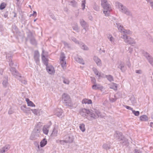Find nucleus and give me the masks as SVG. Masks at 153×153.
I'll return each mask as SVG.
<instances>
[{"label": "nucleus", "instance_id": "nucleus-1", "mask_svg": "<svg viewBox=\"0 0 153 153\" xmlns=\"http://www.w3.org/2000/svg\"><path fill=\"white\" fill-rule=\"evenodd\" d=\"M101 5L103 8V12L105 16H108L112 8L107 0H101Z\"/></svg>", "mask_w": 153, "mask_h": 153}, {"label": "nucleus", "instance_id": "nucleus-2", "mask_svg": "<svg viewBox=\"0 0 153 153\" xmlns=\"http://www.w3.org/2000/svg\"><path fill=\"white\" fill-rule=\"evenodd\" d=\"M115 5L116 7L118 8L122 13L129 16H132V13L125 6L123 5L121 3L118 2H117L115 3Z\"/></svg>", "mask_w": 153, "mask_h": 153}, {"label": "nucleus", "instance_id": "nucleus-3", "mask_svg": "<svg viewBox=\"0 0 153 153\" xmlns=\"http://www.w3.org/2000/svg\"><path fill=\"white\" fill-rule=\"evenodd\" d=\"M101 113L97 110H95L94 111L89 110L87 118L89 120H92L98 118L101 116Z\"/></svg>", "mask_w": 153, "mask_h": 153}, {"label": "nucleus", "instance_id": "nucleus-4", "mask_svg": "<svg viewBox=\"0 0 153 153\" xmlns=\"http://www.w3.org/2000/svg\"><path fill=\"white\" fill-rule=\"evenodd\" d=\"M114 137L117 138L119 141H123V145H128V142L127 139L124 137L122 133L118 131H116L114 135Z\"/></svg>", "mask_w": 153, "mask_h": 153}, {"label": "nucleus", "instance_id": "nucleus-5", "mask_svg": "<svg viewBox=\"0 0 153 153\" xmlns=\"http://www.w3.org/2000/svg\"><path fill=\"white\" fill-rule=\"evenodd\" d=\"M116 27H117L119 31L123 35H129L131 34V32L129 30H125L123 26L120 23H116V24H114Z\"/></svg>", "mask_w": 153, "mask_h": 153}, {"label": "nucleus", "instance_id": "nucleus-6", "mask_svg": "<svg viewBox=\"0 0 153 153\" xmlns=\"http://www.w3.org/2000/svg\"><path fill=\"white\" fill-rule=\"evenodd\" d=\"M127 35H123L121 37L124 39L125 43L130 45L135 44V42L134 39L129 36H127Z\"/></svg>", "mask_w": 153, "mask_h": 153}, {"label": "nucleus", "instance_id": "nucleus-7", "mask_svg": "<svg viewBox=\"0 0 153 153\" xmlns=\"http://www.w3.org/2000/svg\"><path fill=\"white\" fill-rule=\"evenodd\" d=\"M80 24L82 27L83 28L82 30V32L85 33L88 30L89 25L83 19H80L79 20Z\"/></svg>", "mask_w": 153, "mask_h": 153}, {"label": "nucleus", "instance_id": "nucleus-8", "mask_svg": "<svg viewBox=\"0 0 153 153\" xmlns=\"http://www.w3.org/2000/svg\"><path fill=\"white\" fill-rule=\"evenodd\" d=\"M62 99L63 102L66 104V105L71 104V100L70 96L68 94L64 93L62 96Z\"/></svg>", "mask_w": 153, "mask_h": 153}, {"label": "nucleus", "instance_id": "nucleus-9", "mask_svg": "<svg viewBox=\"0 0 153 153\" xmlns=\"http://www.w3.org/2000/svg\"><path fill=\"white\" fill-rule=\"evenodd\" d=\"M27 38L29 40L30 43L33 45H36L37 44V41L31 33L28 35Z\"/></svg>", "mask_w": 153, "mask_h": 153}, {"label": "nucleus", "instance_id": "nucleus-10", "mask_svg": "<svg viewBox=\"0 0 153 153\" xmlns=\"http://www.w3.org/2000/svg\"><path fill=\"white\" fill-rule=\"evenodd\" d=\"M10 71L11 72L13 75L16 78H20V74L16 70L15 68H14L11 67L10 69Z\"/></svg>", "mask_w": 153, "mask_h": 153}, {"label": "nucleus", "instance_id": "nucleus-11", "mask_svg": "<svg viewBox=\"0 0 153 153\" xmlns=\"http://www.w3.org/2000/svg\"><path fill=\"white\" fill-rule=\"evenodd\" d=\"M12 53L11 52L6 53V57L7 61L9 62L10 66L11 67L13 65V63L12 60Z\"/></svg>", "mask_w": 153, "mask_h": 153}, {"label": "nucleus", "instance_id": "nucleus-12", "mask_svg": "<svg viewBox=\"0 0 153 153\" xmlns=\"http://www.w3.org/2000/svg\"><path fill=\"white\" fill-rule=\"evenodd\" d=\"M44 50H43L42 53L41 54L42 59L44 64L46 66L48 65V60L45 57L44 54Z\"/></svg>", "mask_w": 153, "mask_h": 153}, {"label": "nucleus", "instance_id": "nucleus-13", "mask_svg": "<svg viewBox=\"0 0 153 153\" xmlns=\"http://www.w3.org/2000/svg\"><path fill=\"white\" fill-rule=\"evenodd\" d=\"M74 139V136L72 134H69L66 136L65 141L67 143H71L73 142Z\"/></svg>", "mask_w": 153, "mask_h": 153}, {"label": "nucleus", "instance_id": "nucleus-14", "mask_svg": "<svg viewBox=\"0 0 153 153\" xmlns=\"http://www.w3.org/2000/svg\"><path fill=\"white\" fill-rule=\"evenodd\" d=\"M89 110H87L85 108H83L80 111V114L82 116L86 117V118L88 115Z\"/></svg>", "mask_w": 153, "mask_h": 153}, {"label": "nucleus", "instance_id": "nucleus-15", "mask_svg": "<svg viewBox=\"0 0 153 153\" xmlns=\"http://www.w3.org/2000/svg\"><path fill=\"white\" fill-rule=\"evenodd\" d=\"M39 54L38 51H35L34 53V58L37 64H38L39 62Z\"/></svg>", "mask_w": 153, "mask_h": 153}, {"label": "nucleus", "instance_id": "nucleus-16", "mask_svg": "<svg viewBox=\"0 0 153 153\" xmlns=\"http://www.w3.org/2000/svg\"><path fill=\"white\" fill-rule=\"evenodd\" d=\"M117 65L118 68H120L122 71L123 72L124 71L123 68L124 67L125 64L123 62L121 61H118Z\"/></svg>", "mask_w": 153, "mask_h": 153}, {"label": "nucleus", "instance_id": "nucleus-17", "mask_svg": "<svg viewBox=\"0 0 153 153\" xmlns=\"http://www.w3.org/2000/svg\"><path fill=\"white\" fill-rule=\"evenodd\" d=\"M46 70L47 72L50 74H53L55 72L54 68L52 65L46 66Z\"/></svg>", "mask_w": 153, "mask_h": 153}, {"label": "nucleus", "instance_id": "nucleus-18", "mask_svg": "<svg viewBox=\"0 0 153 153\" xmlns=\"http://www.w3.org/2000/svg\"><path fill=\"white\" fill-rule=\"evenodd\" d=\"M92 88L94 90L99 89L102 91L103 89V87L102 86L99 84H97L96 83H95L93 85H92Z\"/></svg>", "mask_w": 153, "mask_h": 153}, {"label": "nucleus", "instance_id": "nucleus-19", "mask_svg": "<svg viewBox=\"0 0 153 153\" xmlns=\"http://www.w3.org/2000/svg\"><path fill=\"white\" fill-rule=\"evenodd\" d=\"M10 145L7 144L0 149V153H5L10 148Z\"/></svg>", "mask_w": 153, "mask_h": 153}, {"label": "nucleus", "instance_id": "nucleus-20", "mask_svg": "<svg viewBox=\"0 0 153 153\" xmlns=\"http://www.w3.org/2000/svg\"><path fill=\"white\" fill-rule=\"evenodd\" d=\"M68 5L74 7H77V3L75 0H68Z\"/></svg>", "mask_w": 153, "mask_h": 153}, {"label": "nucleus", "instance_id": "nucleus-21", "mask_svg": "<svg viewBox=\"0 0 153 153\" xmlns=\"http://www.w3.org/2000/svg\"><path fill=\"white\" fill-rule=\"evenodd\" d=\"M51 126V124H50L45 125L44 126L42 129V131L44 134L46 135L48 134L49 132V129Z\"/></svg>", "mask_w": 153, "mask_h": 153}, {"label": "nucleus", "instance_id": "nucleus-22", "mask_svg": "<svg viewBox=\"0 0 153 153\" xmlns=\"http://www.w3.org/2000/svg\"><path fill=\"white\" fill-rule=\"evenodd\" d=\"M2 85L4 88H6L8 84V77L7 76H4L2 82Z\"/></svg>", "mask_w": 153, "mask_h": 153}, {"label": "nucleus", "instance_id": "nucleus-23", "mask_svg": "<svg viewBox=\"0 0 153 153\" xmlns=\"http://www.w3.org/2000/svg\"><path fill=\"white\" fill-rule=\"evenodd\" d=\"M94 61L96 63L97 66H101L102 65V62L101 60L97 56H94L93 58Z\"/></svg>", "mask_w": 153, "mask_h": 153}, {"label": "nucleus", "instance_id": "nucleus-24", "mask_svg": "<svg viewBox=\"0 0 153 153\" xmlns=\"http://www.w3.org/2000/svg\"><path fill=\"white\" fill-rule=\"evenodd\" d=\"M41 131V129L40 128L36 126L33 130V132L38 137H39L40 134V133Z\"/></svg>", "mask_w": 153, "mask_h": 153}, {"label": "nucleus", "instance_id": "nucleus-25", "mask_svg": "<svg viewBox=\"0 0 153 153\" xmlns=\"http://www.w3.org/2000/svg\"><path fill=\"white\" fill-rule=\"evenodd\" d=\"M56 111L57 112H55V114L59 117L61 118L63 117L62 110L58 109L56 110Z\"/></svg>", "mask_w": 153, "mask_h": 153}, {"label": "nucleus", "instance_id": "nucleus-26", "mask_svg": "<svg viewBox=\"0 0 153 153\" xmlns=\"http://www.w3.org/2000/svg\"><path fill=\"white\" fill-rule=\"evenodd\" d=\"M58 130L54 127L53 130V131L51 134V137H55L58 134Z\"/></svg>", "mask_w": 153, "mask_h": 153}, {"label": "nucleus", "instance_id": "nucleus-27", "mask_svg": "<svg viewBox=\"0 0 153 153\" xmlns=\"http://www.w3.org/2000/svg\"><path fill=\"white\" fill-rule=\"evenodd\" d=\"M93 70L95 74L99 78L100 76H101V72H99L97 68H93Z\"/></svg>", "mask_w": 153, "mask_h": 153}, {"label": "nucleus", "instance_id": "nucleus-28", "mask_svg": "<svg viewBox=\"0 0 153 153\" xmlns=\"http://www.w3.org/2000/svg\"><path fill=\"white\" fill-rule=\"evenodd\" d=\"M47 141L45 138H44L40 142V146L41 147H44L47 143Z\"/></svg>", "mask_w": 153, "mask_h": 153}, {"label": "nucleus", "instance_id": "nucleus-29", "mask_svg": "<svg viewBox=\"0 0 153 153\" xmlns=\"http://www.w3.org/2000/svg\"><path fill=\"white\" fill-rule=\"evenodd\" d=\"M20 77H21L19 79H19V81H20L22 83L24 84V85H26L27 84V81L25 79V78L24 77H22L20 75Z\"/></svg>", "mask_w": 153, "mask_h": 153}, {"label": "nucleus", "instance_id": "nucleus-30", "mask_svg": "<svg viewBox=\"0 0 153 153\" xmlns=\"http://www.w3.org/2000/svg\"><path fill=\"white\" fill-rule=\"evenodd\" d=\"M82 103H85V104H91L92 103V102L91 100L85 99L82 100Z\"/></svg>", "mask_w": 153, "mask_h": 153}, {"label": "nucleus", "instance_id": "nucleus-31", "mask_svg": "<svg viewBox=\"0 0 153 153\" xmlns=\"http://www.w3.org/2000/svg\"><path fill=\"white\" fill-rule=\"evenodd\" d=\"M110 88L114 90H116L117 88V85L116 83H112L110 85Z\"/></svg>", "mask_w": 153, "mask_h": 153}, {"label": "nucleus", "instance_id": "nucleus-32", "mask_svg": "<svg viewBox=\"0 0 153 153\" xmlns=\"http://www.w3.org/2000/svg\"><path fill=\"white\" fill-rule=\"evenodd\" d=\"M38 137L35 133H32L30 137V139L31 140H34L36 139Z\"/></svg>", "mask_w": 153, "mask_h": 153}, {"label": "nucleus", "instance_id": "nucleus-33", "mask_svg": "<svg viewBox=\"0 0 153 153\" xmlns=\"http://www.w3.org/2000/svg\"><path fill=\"white\" fill-rule=\"evenodd\" d=\"M72 41L74 42L75 43L78 44L79 45H82V42H79L75 38L72 37L71 38Z\"/></svg>", "mask_w": 153, "mask_h": 153}, {"label": "nucleus", "instance_id": "nucleus-34", "mask_svg": "<svg viewBox=\"0 0 153 153\" xmlns=\"http://www.w3.org/2000/svg\"><path fill=\"white\" fill-rule=\"evenodd\" d=\"M60 63L62 68L63 69H65L66 67V61L65 60L60 61Z\"/></svg>", "mask_w": 153, "mask_h": 153}, {"label": "nucleus", "instance_id": "nucleus-35", "mask_svg": "<svg viewBox=\"0 0 153 153\" xmlns=\"http://www.w3.org/2000/svg\"><path fill=\"white\" fill-rule=\"evenodd\" d=\"M140 119L142 121H146L148 120V117L146 115H143L140 117Z\"/></svg>", "mask_w": 153, "mask_h": 153}, {"label": "nucleus", "instance_id": "nucleus-36", "mask_svg": "<svg viewBox=\"0 0 153 153\" xmlns=\"http://www.w3.org/2000/svg\"><path fill=\"white\" fill-rule=\"evenodd\" d=\"M102 147L103 149H105L106 150H107L110 148V146L109 144L105 143L103 145Z\"/></svg>", "mask_w": 153, "mask_h": 153}, {"label": "nucleus", "instance_id": "nucleus-37", "mask_svg": "<svg viewBox=\"0 0 153 153\" xmlns=\"http://www.w3.org/2000/svg\"><path fill=\"white\" fill-rule=\"evenodd\" d=\"M106 77L107 79L110 82H111L114 81L113 77V76L111 75H106Z\"/></svg>", "mask_w": 153, "mask_h": 153}, {"label": "nucleus", "instance_id": "nucleus-38", "mask_svg": "<svg viewBox=\"0 0 153 153\" xmlns=\"http://www.w3.org/2000/svg\"><path fill=\"white\" fill-rule=\"evenodd\" d=\"M79 128L82 132L85 131V125L84 124H80L79 125Z\"/></svg>", "mask_w": 153, "mask_h": 153}, {"label": "nucleus", "instance_id": "nucleus-39", "mask_svg": "<svg viewBox=\"0 0 153 153\" xmlns=\"http://www.w3.org/2000/svg\"><path fill=\"white\" fill-rule=\"evenodd\" d=\"M32 112L35 115H39V109H31Z\"/></svg>", "mask_w": 153, "mask_h": 153}, {"label": "nucleus", "instance_id": "nucleus-40", "mask_svg": "<svg viewBox=\"0 0 153 153\" xmlns=\"http://www.w3.org/2000/svg\"><path fill=\"white\" fill-rule=\"evenodd\" d=\"M81 48L84 50H88V47L84 44L82 43V45H79Z\"/></svg>", "mask_w": 153, "mask_h": 153}, {"label": "nucleus", "instance_id": "nucleus-41", "mask_svg": "<svg viewBox=\"0 0 153 153\" xmlns=\"http://www.w3.org/2000/svg\"><path fill=\"white\" fill-rule=\"evenodd\" d=\"M76 60L77 62L80 64H82L83 65L84 64V61L82 59L78 57L76 59Z\"/></svg>", "mask_w": 153, "mask_h": 153}, {"label": "nucleus", "instance_id": "nucleus-42", "mask_svg": "<svg viewBox=\"0 0 153 153\" xmlns=\"http://www.w3.org/2000/svg\"><path fill=\"white\" fill-rule=\"evenodd\" d=\"M72 28L73 29L76 31H78L79 28L77 24H75L72 26Z\"/></svg>", "mask_w": 153, "mask_h": 153}, {"label": "nucleus", "instance_id": "nucleus-43", "mask_svg": "<svg viewBox=\"0 0 153 153\" xmlns=\"http://www.w3.org/2000/svg\"><path fill=\"white\" fill-rule=\"evenodd\" d=\"M130 99L132 104H135L136 103V100H135L134 97L133 96L131 97Z\"/></svg>", "mask_w": 153, "mask_h": 153}, {"label": "nucleus", "instance_id": "nucleus-44", "mask_svg": "<svg viewBox=\"0 0 153 153\" xmlns=\"http://www.w3.org/2000/svg\"><path fill=\"white\" fill-rule=\"evenodd\" d=\"M82 4L81 6L82 7V9L83 10H84L85 9V0H82Z\"/></svg>", "mask_w": 153, "mask_h": 153}, {"label": "nucleus", "instance_id": "nucleus-45", "mask_svg": "<svg viewBox=\"0 0 153 153\" xmlns=\"http://www.w3.org/2000/svg\"><path fill=\"white\" fill-rule=\"evenodd\" d=\"M65 55L63 53H62L60 57V61L65 60Z\"/></svg>", "mask_w": 153, "mask_h": 153}, {"label": "nucleus", "instance_id": "nucleus-46", "mask_svg": "<svg viewBox=\"0 0 153 153\" xmlns=\"http://www.w3.org/2000/svg\"><path fill=\"white\" fill-rule=\"evenodd\" d=\"M6 7V5L4 3H2L0 5V9L1 10L4 9Z\"/></svg>", "mask_w": 153, "mask_h": 153}, {"label": "nucleus", "instance_id": "nucleus-47", "mask_svg": "<svg viewBox=\"0 0 153 153\" xmlns=\"http://www.w3.org/2000/svg\"><path fill=\"white\" fill-rule=\"evenodd\" d=\"M132 112L133 114L136 116H137L139 115L140 112L139 111H136L135 110H133Z\"/></svg>", "mask_w": 153, "mask_h": 153}, {"label": "nucleus", "instance_id": "nucleus-48", "mask_svg": "<svg viewBox=\"0 0 153 153\" xmlns=\"http://www.w3.org/2000/svg\"><path fill=\"white\" fill-rule=\"evenodd\" d=\"M27 105L28 106H30L31 107H35V105L31 101H29V102H28L27 103Z\"/></svg>", "mask_w": 153, "mask_h": 153}, {"label": "nucleus", "instance_id": "nucleus-49", "mask_svg": "<svg viewBox=\"0 0 153 153\" xmlns=\"http://www.w3.org/2000/svg\"><path fill=\"white\" fill-rule=\"evenodd\" d=\"M57 143H59L62 144L64 145L65 143H67V142L65 141V139L64 140H58L57 141Z\"/></svg>", "mask_w": 153, "mask_h": 153}, {"label": "nucleus", "instance_id": "nucleus-50", "mask_svg": "<svg viewBox=\"0 0 153 153\" xmlns=\"http://www.w3.org/2000/svg\"><path fill=\"white\" fill-rule=\"evenodd\" d=\"M63 82L64 84L68 85L69 84L70 82L68 79L64 78V79L63 80Z\"/></svg>", "mask_w": 153, "mask_h": 153}, {"label": "nucleus", "instance_id": "nucleus-51", "mask_svg": "<svg viewBox=\"0 0 153 153\" xmlns=\"http://www.w3.org/2000/svg\"><path fill=\"white\" fill-rule=\"evenodd\" d=\"M93 8L96 11H98L99 10V6L96 4H94L93 6Z\"/></svg>", "mask_w": 153, "mask_h": 153}, {"label": "nucleus", "instance_id": "nucleus-52", "mask_svg": "<svg viewBox=\"0 0 153 153\" xmlns=\"http://www.w3.org/2000/svg\"><path fill=\"white\" fill-rule=\"evenodd\" d=\"M147 1L150 3L151 7L153 9V0H148Z\"/></svg>", "mask_w": 153, "mask_h": 153}, {"label": "nucleus", "instance_id": "nucleus-53", "mask_svg": "<svg viewBox=\"0 0 153 153\" xmlns=\"http://www.w3.org/2000/svg\"><path fill=\"white\" fill-rule=\"evenodd\" d=\"M91 81L94 84L96 83V80L95 78L94 77H91Z\"/></svg>", "mask_w": 153, "mask_h": 153}, {"label": "nucleus", "instance_id": "nucleus-54", "mask_svg": "<svg viewBox=\"0 0 153 153\" xmlns=\"http://www.w3.org/2000/svg\"><path fill=\"white\" fill-rule=\"evenodd\" d=\"M109 99L112 102H114L117 99L115 98H113L110 97Z\"/></svg>", "mask_w": 153, "mask_h": 153}, {"label": "nucleus", "instance_id": "nucleus-55", "mask_svg": "<svg viewBox=\"0 0 153 153\" xmlns=\"http://www.w3.org/2000/svg\"><path fill=\"white\" fill-rule=\"evenodd\" d=\"M134 153H142V152L140 150L135 149L134 150Z\"/></svg>", "mask_w": 153, "mask_h": 153}, {"label": "nucleus", "instance_id": "nucleus-56", "mask_svg": "<svg viewBox=\"0 0 153 153\" xmlns=\"http://www.w3.org/2000/svg\"><path fill=\"white\" fill-rule=\"evenodd\" d=\"M125 107L126 108H127V109H128V110H131L132 111H133V108L131 107H130V106H127V105H125Z\"/></svg>", "mask_w": 153, "mask_h": 153}, {"label": "nucleus", "instance_id": "nucleus-57", "mask_svg": "<svg viewBox=\"0 0 153 153\" xmlns=\"http://www.w3.org/2000/svg\"><path fill=\"white\" fill-rule=\"evenodd\" d=\"M109 39L112 43H113L114 42V38L113 37L109 38Z\"/></svg>", "mask_w": 153, "mask_h": 153}, {"label": "nucleus", "instance_id": "nucleus-58", "mask_svg": "<svg viewBox=\"0 0 153 153\" xmlns=\"http://www.w3.org/2000/svg\"><path fill=\"white\" fill-rule=\"evenodd\" d=\"M136 73L138 74H142V71L141 70H137L135 71Z\"/></svg>", "mask_w": 153, "mask_h": 153}, {"label": "nucleus", "instance_id": "nucleus-59", "mask_svg": "<svg viewBox=\"0 0 153 153\" xmlns=\"http://www.w3.org/2000/svg\"><path fill=\"white\" fill-rule=\"evenodd\" d=\"M128 51L130 53H131L133 51V48L131 47L128 48Z\"/></svg>", "mask_w": 153, "mask_h": 153}, {"label": "nucleus", "instance_id": "nucleus-60", "mask_svg": "<svg viewBox=\"0 0 153 153\" xmlns=\"http://www.w3.org/2000/svg\"><path fill=\"white\" fill-rule=\"evenodd\" d=\"M107 36L108 39L112 37V35L110 34H108L107 35Z\"/></svg>", "mask_w": 153, "mask_h": 153}, {"label": "nucleus", "instance_id": "nucleus-61", "mask_svg": "<svg viewBox=\"0 0 153 153\" xmlns=\"http://www.w3.org/2000/svg\"><path fill=\"white\" fill-rule=\"evenodd\" d=\"M21 109L24 112H26V110H25V109L26 108V107L23 106V107H21Z\"/></svg>", "mask_w": 153, "mask_h": 153}, {"label": "nucleus", "instance_id": "nucleus-62", "mask_svg": "<svg viewBox=\"0 0 153 153\" xmlns=\"http://www.w3.org/2000/svg\"><path fill=\"white\" fill-rule=\"evenodd\" d=\"M144 32L146 33V35L148 36V37H149L150 36L149 33L146 31H144Z\"/></svg>", "mask_w": 153, "mask_h": 153}, {"label": "nucleus", "instance_id": "nucleus-63", "mask_svg": "<svg viewBox=\"0 0 153 153\" xmlns=\"http://www.w3.org/2000/svg\"><path fill=\"white\" fill-rule=\"evenodd\" d=\"M36 11H33V13L32 14L33 16H36Z\"/></svg>", "mask_w": 153, "mask_h": 153}, {"label": "nucleus", "instance_id": "nucleus-64", "mask_svg": "<svg viewBox=\"0 0 153 153\" xmlns=\"http://www.w3.org/2000/svg\"><path fill=\"white\" fill-rule=\"evenodd\" d=\"M150 126L151 127L153 128V123L151 122L150 123Z\"/></svg>", "mask_w": 153, "mask_h": 153}]
</instances>
